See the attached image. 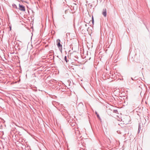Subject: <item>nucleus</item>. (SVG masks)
Returning <instances> with one entry per match:
<instances>
[{
  "instance_id": "423d86ee",
  "label": "nucleus",
  "mask_w": 150,
  "mask_h": 150,
  "mask_svg": "<svg viewBox=\"0 0 150 150\" xmlns=\"http://www.w3.org/2000/svg\"><path fill=\"white\" fill-rule=\"evenodd\" d=\"M112 112L114 113H118V112L117 110H112Z\"/></svg>"
},
{
  "instance_id": "ddd939ff",
  "label": "nucleus",
  "mask_w": 150,
  "mask_h": 150,
  "mask_svg": "<svg viewBox=\"0 0 150 150\" xmlns=\"http://www.w3.org/2000/svg\"><path fill=\"white\" fill-rule=\"evenodd\" d=\"M79 150H84V149L82 148H81Z\"/></svg>"
},
{
  "instance_id": "1a4fd4ad",
  "label": "nucleus",
  "mask_w": 150,
  "mask_h": 150,
  "mask_svg": "<svg viewBox=\"0 0 150 150\" xmlns=\"http://www.w3.org/2000/svg\"><path fill=\"white\" fill-rule=\"evenodd\" d=\"M117 132L118 134H120L122 133V132H121V131L120 130H118L117 131Z\"/></svg>"
},
{
  "instance_id": "0eeeda50",
  "label": "nucleus",
  "mask_w": 150,
  "mask_h": 150,
  "mask_svg": "<svg viewBox=\"0 0 150 150\" xmlns=\"http://www.w3.org/2000/svg\"><path fill=\"white\" fill-rule=\"evenodd\" d=\"M141 129V127L140 126V125H139V128H138V133L139 132H140V129Z\"/></svg>"
},
{
  "instance_id": "39448f33",
  "label": "nucleus",
  "mask_w": 150,
  "mask_h": 150,
  "mask_svg": "<svg viewBox=\"0 0 150 150\" xmlns=\"http://www.w3.org/2000/svg\"><path fill=\"white\" fill-rule=\"evenodd\" d=\"M12 6L13 8H14L16 9L18 8L16 5L15 4H12Z\"/></svg>"
},
{
  "instance_id": "f8f14e48",
  "label": "nucleus",
  "mask_w": 150,
  "mask_h": 150,
  "mask_svg": "<svg viewBox=\"0 0 150 150\" xmlns=\"http://www.w3.org/2000/svg\"><path fill=\"white\" fill-rule=\"evenodd\" d=\"M25 148H27L28 149H29L30 148V147L28 146H27L25 147Z\"/></svg>"
},
{
  "instance_id": "9b49d317",
  "label": "nucleus",
  "mask_w": 150,
  "mask_h": 150,
  "mask_svg": "<svg viewBox=\"0 0 150 150\" xmlns=\"http://www.w3.org/2000/svg\"><path fill=\"white\" fill-rule=\"evenodd\" d=\"M92 23L93 24V23H94V20H93V17H92Z\"/></svg>"
},
{
  "instance_id": "2eb2a0df",
  "label": "nucleus",
  "mask_w": 150,
  "mask_h": 150,
  "mask_svg": "<svg viewBox=\"0 0 150 150\" xmlns=\"http://www.w3.org/2000/svg\"><path fill=\"white\" fill-rule=\"evenodd\" d=\"M131 79H132V80H133V79H132V78H131Z\"/></svg>"
},
{
  "instance_id": "4468645a",
  "label": "nucleus",
  "mask_w": 150,
  "mask_h": 150,
  "mask_svg": "<svg viewBox=\"0 0 150 150\" xmlns=\"http://www.w3.org/2000/svg\"><path fill=\"white\" fill-rule=\"evenodd\" d=\"M125 134H125L123 135V137H124L125 138Z\"/></svg>"
},
{
  "instance_id": "6e6552de",
  "label": "nucleus",
  "mask_w": 150,
  "mask_h": 150,
  "mask_svg": "<svg viewBox=\"0 0 150 150\" xmlns=\"http://www.w3.org/2000/svg\"><path fill=\"white\" fill-rule=\"evenodd\" d=\"M64 60L66 61V62H67L68 60H67V57L66 56H65L64 58Z\"/></svg>"
},
{
  "instance_id": "f03ea898",
  "label": "nucleus",
  "mask_w": 150,
  "mask_h": 150,
  "mask_svg": "<svg viewBox=\"0 0 150 150\" xmlns=\"http://www.w3.org/2000/svg\"><path fill=\"white\" fill-rule=\"evenodd\" d=\"M57 45L58 47L59 48V49H62V45H61L60 44V40H57Z\"/></svg>"
},
{
  "instance_id": "20e7f679",
  "label": "nucleus",
  "mask_w": 150,
  "mask_h": 150,
  "mask_svg": "<svg viewBox=\"0 0 150 150\" xmlns=\"http://www.w3.org/2000/svg\"><path fill=\"white\" fill-rule=\"evenodd\" d=\"M102 14L104 16L106 17V16L107 13L106 9V8H104L103 9Z\"/></svg>"
},
{
  "instance_id": "f257e3e1",
  "label": "nucleus",
  "mask_w": 150,
  "mask_h": 150,
  "mask_svg": "<svg viewBox=\"0 0 150 150\" xmlns=\"http://www.w3.org/2000/svg\"><path fill=\"white\" fill-rule=\"evenodd\" d=\"M89 25L88 23H84L81 26L80 28L82 30H83L84 29L88 30L89 28V27H88V25Z\"/></svg>"
},
{
  "instance_id": "7ed1b4c3",
  "label": "nucleus",
  "mask_w": 150,
  "mask_h": 150,
  "mask_svg": "<svg viewBox=\"0 0 150 150\" xmlns=\"http://www.w3.org/2000/svg\"><path fill=\"white\" fill-rule=\"evenodd\" d=\"M19 8H18L20 10L24 11H25V8L24 6L21 5L20 4H19Z\"/></svg>"
},
{
  "instance_id": "9d476101",
  "label": "nucleus",
  "mask_w": 150,
  "mask_h": 150,
  "mask_svg": "<svg viewBox=\"0 0 150 150\" xmlns=\"http://www.w3.org/2000/svg\"><path fill=\"white\" fill-rule=\"evenodd\" d=\"M96 113L97 115V116L98 117V118H99V116L98 115V113L96 112Z\"/></svg>"
}]
</instances>
